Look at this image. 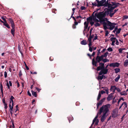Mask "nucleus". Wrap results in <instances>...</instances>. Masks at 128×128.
I'll return each mask as SVG.
<instances>
[{"label":"nucleus","mask_w":128,"mask_h":128,"mask_svg":"<svg viewBox=\"0 0 128 128\" xmlns=\"http://www.w3.org/2000/svg\"><path fill=\"white\" fill-rule=\"evenodd\" d=\"M101 96V93L99 92L98 93V97L97 100H99L100 99V97Z\"/></svg>","instance_id":"obj_29"},{"label":"nucleus","mask_w":128,"mask_h":128,"mask_svg":"<svg viewBox=\"0 0 128 128\" xmlns=\"http://www.w3.org/2000/svg\"><path fill=\"white\" fill-rule=\"evenodd\" d=\"M106 0H102L99 1V0H96V2L98 4V7L104 6V4Z\"/></svg>","instance_id":"obj_6"},{"label":"nucleus","mask_w":128,"mask_h":128,"mask_svg":"<svg viewBox=\"0 0 128 128\" xmlns=\"http://www.w3.org/2000/svg\"><path fill=\"white\" fill-rule=\"evenodd\" d=\"M86 8L85 7L83 6H82L80 7V9L82 10H84L86 9Z\"/></svg>","instance_id":"obj_52"},{"label":"nucleus","mask_w":128,"mask_h":128,"mask_svg":"<svg viewBox=\"0 0 128 128\" xmlns=\"http://www.w3.org/2000/svg\"><path fill=\"white\" fill-rule=\"evenodd\" d=\"M121 29V28H119L118 29V30L116 31V33L118 34H119L120 32Z\"/></svg>","instance_id":"obj_43"},{"label":"nucleus","mask_w":128,"mask_h":128,"mask_svg":"<svg viewBox=\"0 0 128 128\" xmlns=\"http://www.w3.org/2000/svg\"><path fill=\"white\" fill-rule=\"evenodd\" d=\"M92 5L93 6H97L98 7V4H97V3L96 2H92Z\"/></svg>","instance_id":"obj_36"},{"label":"nucleus","mask_w":128,"mask_h":128,"mask_svg":"<svg viewBox=\"0 0 128 128\" xmlns=\"http://www.w3.org/2000/svg\"><path fill=\"white\" fill-rule=\"evenodd\" d=\"M106 15V14L105 13V11L104 12H99L98 13H96L95 14V16L100 20H102L105 17Z\"/></svg>","instance_id":"obj_2"},{"label":"nucleus","mask_w":128,"mask_h":128,"mask_svg":"<svg viewBox=\"0 0 128 128\" xmlns=\"http://www.w3.org/2000/svg\"><path fill=\"white\" fill-rule=\"evenodd\" d=\"M108 26H110L108 28L110 30H113L115 27V26L116 25V23H112L110 21H108L107 23Z\"/></svg>","instance_id":"obj_4"},{"label":"nucleus","mask_w":128,"mask_h":128,"mask_svg":"<svg viewBox=\"0 0 128 128\" xmlns=\"http://www.w3.org/2000/svg\"><path fill=\"white\" fill-rule=\"evenodd\" d=\"M118 30V28L117 27H116L115 29L114 30H113V32L114 33H115V32Z\"/></svg>","instance_id":"obj_63"},{"label":"nucleus","mask_w":128,"mask_h":128,"mask_svg":"<svg viewBox=\"0 0 128 128\" xmlns=\"http://www.w3.org/2000/svg\"><path fill=\"white\" fill-rule=\"evenodd\" d=\"M118 110L117 108H116L113 110L112 113V117L113 118H115L118 116Z\"/></svg>","instance_id":"obj_5"},{"label":"nucleus","mask_w":128,"mask_h":128,"mask_svg":"<svg viewBox=\"0 0 128 128\" xmlns=\"http://www.w3.org/2000/svg\"><path fill=\"white\" fill-rule=\"evenodd\" d=\"M120 75H118L116 78H115L114 80L116 82H117L118 81V80L120 78Z\"/></svg>","instance_id":"obj_27"},{"label":"nucleus","mask_w":128,"mask_h":128,"mask_svg":"<svg viewBox=\"0 0 128 128\" xmlns=\"http://www.w3.org/2000/svg\"><path fill=\"white\" fill-rule=\"evenodd\" d=\"M28 94L30 96H32V95L31 94L30 92L28 90L27 92Z\"/></svg>","instance_id":"obj_62"},{"label":"nucleus","mask_w":128,"mask_h":128,"mask_svg":"<svg viewBox=\"0 0 128 128\" xmlns=\"http://www.w3.org/2000/svg\"><path fill=\"white\" fill-rule=\"evenodd\" d=\"M115 42V40H114L113 41L111 45L112 46H114V43Z\"/></svg>","instance_id":"obj_61"},{"label":"nucleus","mask_w":128,"mask_h":128,"mask_svg":"<svg viewBox=\"0 0 128 128\" xmlns=\"http://www.w3.org/2000/svg\"><path fill=\"white\" fill-rule=\"evenodd\" d=\"M123 18L125 19H127L128 18V16L126 15L124 16H123Z\"/></svg>","instance_id":"obj_64"},{"label":"nucleus","mask_w":128,"mask_h":128,"mask_svg":"<svg viewBox=\"0 0 128 128\" xmlns=\"http://www.w3.org/2000/svg\"><path fill=\"white\" fill-rule=\"evenodd\" d=\"M124 104V106H126V107H125V108H126L127 107V104L126 102H124L122 103V104L121 105V106H122Z\"/></svg>","instance_id":"obj_34"},{"label":"nucleus","mask_w":128,"mask_h":128,"mask_svg":"<svg viewBox=\"0 0 128 128\" xmlns=\"http://www.w3.org/2000/svg\"><path fill=\"white\" fill-rule=\"evenodd\" d=\"M106 99V98H104L102 99L97 104V107L98 108L100 105H102V103Z\"/></svg>","instance_id":"obj_12"},{"label":"nucleus","mask_w":128,"mask_h":128,"mask_svg":"<svg viewBox=\"0 0 128 128\" xmlns=\"http://www.w3.org/2000/svg\"><path fill=\"white\" fill-rule=\"evenodd\" d=\"M14 98L13 96H11L10 98V101L12 102H14L13 100V99Z\"/></svg>","instance_id":"obj_33"},{"label":"nucleus","mask_w":128,"mask_h":128,"mask_svg":"<svg viewBox=\"0 0 128 128\" xmlns=\"http://www.w3.org/2000/svg\"><path fill=\"white\" fill-rule=\"evenodd\" d=\"M18 104L16 106V110L15 111V112H16L17 111L19 110V108L18 107Z\"/></svg>","instance_id":"obj_39"},{"label":"nucleus","mask_w":128,"mask_h":128,"mask_svg":"<svg viewBox=\"0 0 128 128\" xmlns=\"http://www.w3.org/2000/svg\"><path fill=\"white\" fill-rule=\"evenodd\" d=\"M109 21L108 20V19L107 18H104L102 20H100V22L102 24H103V23L104 22H106H106V23H108V21Z\"/></svg>","instance_id":"obj_13"},{"label":"nucleus","mask_w":128,"mask_h":128,"mask_svg":"<svg viewBox=\"0 0 128 128\" xmlns=\"http://www.w3.org/2000/svg\"><path fill=\"white\" fill-rule=\"evenodd\" d=\"M89 47V50L91 52H92V48L91 47Z\"/></svg>","instance_id":"obj_54"},{"label":"nucleus","mask_w":128,"mask_h":128,"mask_svg":"<svg viewBox=\"0 0 128 128\" xmlns=\"http://www.w3.org/2000/svg\"><path fill=\"white\" fill-rule=\"evenodd\" d=\"M104 77H105V76L104 74L102 75V76H100V75H99L98 76L97 79L100 82V80L103 79Z\"/></svg>","instance_id":"obj_16"},{"label":"nucleus","mask_w":128,"mask_h":128,"mask_svg":"<svg viewBox=\"0 0 128 128\" xmlns=\"http://www.w3.org/2000/svg\"><path fill=\"white\" fill-rule=\"evenodd\" d=\"M108 52H106L104 54V56L105 58L106 57L108 54Z\"/></svg>","instance_id":"obj_48"},{"label":"nucleus","mask_w":128,"mask_h":128,"mask_svg":"<svg viewBox=\"0 0 128 128\" xmlns=\"http://www.w3.org/2000/svg\"><path fill=\"white\" fill-rule=\"evenodd\" d=\"M124 66L126 67L128 65V59L126 60L124 62Z\"/></svg>","instance_id":"obj_24"},{"label":"nucleus","mask_w":128,"mask_h":128,"mask_svg":"<svg viewBox=\"0 0 128 128\" xmlns=\"http://www.w3.org/2000/svg\"><path fill=\"white\" fill-rule=\"evenodd\" d=\"M80 44L82 45H86L87 44V43L86 40H83L81 42Z\"/></svg>","instance_id":"obj_23"},{"label":"nucleus","mask_w":128,"mask_h":128,"mask_svg":"<svg viewBox=\"0 0 128 128\" xmlns=\"http://www.w3.org/2000/svg\"><path fill=\"white\" fill-rule=\"evenodd\" d=\"M118 50L119 51V53L120 54H122L123 53L122 52V48H120L118 49Z\"/></svg>","instance_id":"obj_37"},{"label":"nucleus","mask_w":128,"mask_h":128,"mask_svg":"<svg viewBox=\"0 0 128 128\" xmlns=\"http://www.w3.org/2000/svg\"><path fill=\"white\" fill-rule=\"evenodd\" d=\"M9 20L11 24V27L15 26L14 21L11 18H9Z\"/></svg>","instance_id":"obj_15"},{"label":"nucleus","mask_w":128,"mask_h":128,"mask_svg":"<svg viewBox=\"0 0 128 128\" xmlns=\"http://www.w3.org/2000/svg\"><path fill=\"white\" fill-rule=\"evenodd\" d=\"M97 50L98 51V52L97 53V56H99L101 52H100V49H99L98 50Z\"/></svg>","instance_id":"obj_46"},{"label":"nucleus","mask_w":128,"mask_h":128,"mask_svg":"<svg viewBox=\"0 0 128 128\" xmlns=\"http://www.w3.org/2000/svg\"><path fill=\"white\" fill-rule=\"evenodd\" d=\"M115 98V97H114V98L113 99V100L112 101V104H114V103L116 102V100H114V99Z\"/></svg>","instance_id":"obj_45"},{"label":"nucleus","mask_w":128,"mask_h":128,"mask_svg":"<svg viewBox=\"0 0 128 128\" xmlns=\"http://www.w3.org/2000/svg\"><path fill=\"white\" fill-rule=\"evenodd\" d=\"M116 88V87L115 86H111L110 90H114V89H115V88Z\"/></svg>","instance_id":"obj_44"},{"label":"nucleus","mask_w":128,"mask_h":128,"mask_svg":"<svg viewBox=\"0 0 128 128\" xmlns=\"http://www.w3.org/2000/svg\"><path fill=\"white\" fill-rule=\"evenodd\" d=\"M110 104H108L104 105H103L100 108L98 112L100 115L103 112V114L101 118V121L103 122L105 119V116L106 113L109 111V108L110 106Z\"/></svg>","instance_id":"obj_1"},{"label":"nucleus","mask_w":128,"mask_h":128,"mask_svg":"<svg viewBox=\"0 0 128 128\" xmlns=\"http://www.w3.org/2000/svg\"><path fill=\"white\" fill-rule=\"evenodd\" d=\"M30 73L31 74H37V72H30Z\"/></svg>","instance_id":"obj_59"},{"label":"nucleus","mask_w":128,"mask_h":128,"mask_svg":"<svg viewBox=\"0 0 128 128\" xmlns=\"http://www.w3.org/2000/svg\"><path fill=\"white\" fill-rule=\"evenodd\" d=\"M7 74L6 72H4V76L6 78L7 77Z\"/></svg>","instance_id":"obj_60"},{"label":"nucleus","mask_w":128,"mask_h":128,"mask_svg":"<svg viewBox=\"0 0 128 128\" xmlns=\"http://www.w3.org/2000/svg\"><path fill=\"white\" fill-rule=\"evenodd\" d=\"M120 94L121 95L126 96L127 94V93L125 91H124L123 92H120Z\"/></svg>","instance_id":"obj_26"},{"label":"nucleus","mask_w":128,"mask_h":128,"mask_svg":"<svg viewBox=\"0 0 128 128\" xmlns=\"http://www.w3.org/2000/svg\"><path fill=\"white\" fill-rule=\"evenodd\" d=\"M113 96L112 94H110L107 97V99L108 101H110L112 99Z\"/></svg>","instance_id":"obj_18"},{"label":"nucleus","mask_w":128,"mask_h":128,"mask_svg":"<svg viewBox=\"0 0 128 128\" xmlns=\"http://www.w3.org/2000/svg\"><path fill=\"white\" fill-rule=\"evenodd\" d=\"M78 22L76 21L74 22V24H73L72 26V28L73 29H75L76 28V26L78 24Z\"/></svg>","instance_id":"obj_21"},{"label":"nucleus","mask_w":128,"mask_h":128,"mask_svg":"<svg viewBox=\"0 0 128 128\" xmlns=\"http://www.w3.org/2000/svg\"><path fill=\"white\" fill-rule=\"evenodd\" d=\"M102 70L104 73V74H107L108 72V69L105 68L104 67V68Z\"/></svg>","instance_id":"obj_19"},{"label":"nucleus","mask_w":128,"mask_h":128,"mask_svg":"<svg viewBox=\"0 0 128 128\" xmlns=\"http://www.w3.org/2000/svg\"><path fill=\"white\" fill-rule=\"evenodd\" d=\"M31 92L33 96H34L35 97H36L37 96V94L36 92H34L32 90Z\"/></svg>","instance_id":"obj_22"},{"label":"nucleus","mask_w":128,"mask_h":128,"mask_svg":"<svg viewBox=\"0 0 128 128\" xmlns=\"http://www.w3.org/2000/svg\"><path fill=\"white\" fill-rule=\"evenodd\" d=\"M115 89L118 92H121V90L119 88L116 87Z\"/></svg>","instance_id":"obj_53"},{"label":"nucleus","mask_w":128,"mask_h":128,"mask_svg":"<svg viewBox=\"0 0 128 128\" xmlns=\"http://www.w3.org/2000/svg\"><path fill=\"white\" fill-rule=\"evenodd\" d=\"M69 122H70V121L72 120H73V118L72 116H70V117H68Z\"/></svg>","instance_id":"obj_35"},{"label":"nucleus","mask_w":128,"mask_h":128,"mask_svg":"<svg viewBox=\"0 0 128 128\" xmlns=\"http://www.w3.org/2000/svg\"><path fill=\"white\" fill-rule=\"evenodd\" d=\"M96 16H92V18H91L90 17H89L88 18H87V20H92V19H93V20L95 22H100V20H98V19H97L96 17Z\"/></svg>","instance_id":"obj_10"},{"label":"nucleus","mask_w":128,"mask_h":128,"mask_svg":"<svg viewBox=\"0 0 128 128\" xmlns=\"http://www.w3.org/2000/svg\"><path fill=\"white\" fill-rule=\"evenodd\" d=\"M105 36H107L109 34L108 31L107 30H106Z\"/></svg>","instance_id":"obj_50"},{"label":"nucleus","mask_w":128,"mask_h":128,"mask_svg":"<svg viewBox=\"0 0 128 128\" xmlns=\"http://www.w3.org/2000/svg\"><path fill=\"white\" fill-rule=\"evenodd\" d=\"M7 28H10V26H9L8 24L7 23V22H6V23H4L3 24Z\"/></svg>","instance_id":"obj_28"},{"label":"nucleus","mask_w":128,"mask_h":128,"mask_svg":"<svg viewBox=\"0 0 128 128\" xmlns=\"http://www.w3.org/2000/svg\"><path fill=\"white\" fill-rule=\"evenodd\" d=\"M102 61L104 62V63L106 62H108L109 61V60L108 59H104L103 60H102Z\"/></svg>","instance_id":"obj_32"},{"label":"nucleus","mask_w":128,"mask_h":128,"mask_svg":"<svg viewBox=\"0 0 128 128\" xmlns=\"http://www.w3.org/2000/svg\"><path fill=\"white\" fill-rule=\"evenodd\" d=\"M113 10H112V8H106L104 10H105V13L106 14V15L108 16L109 14V12L111 13L113 12Z\"/></svg>","instance_id":"obj_8"},{"label":"nucleus","mask_w":128,"mask_h":128,"mask_svg":"<svg viewBox=\"0 0 128 128\" xmlns=\"http://www.w3.org/2000/svg\"><path fill=\"white\" fill-rule=\"evenodd\" d=\"M102 74H104V73L102 70H101V71H100L98 73V74L99 75H103Z\"/></svg>","instance_id":"obj_47"},{"label":"nucleus","mask_w":128,"mask_h":128,"mask_svg":"<svg viewBox=\"0 0 128 128\" xmlns=\"http://www.w3.org/2000/svg\"><path fill=\"white\" fill-rule=\"evenodd\" d=\"M4 104V108L6 110L8 108V106H7V104L6 103Z\"/></svg>","instance_id":"obj_55"},{"label":"nucleus","mask_w":128,"mask_h":128,"mask_svg":"<svg viewBox=\"0 0 128 128\" xmlns=\"http://www.w3.org/2000/svg\"><path fill=\"white\" fill-rule=\"evenodd\" d=\"M98 114H99V113L98 112L97 114V115H96V116L94 118L93 120V121H94V122H96V119L98 117Z\"/></svg>","instance_id":"obj_38"},{"label":"nucleus","mask_w":128,"mask_h":128,"mask_svg":"<svg viewBox=\"0 0 128 128\" xmlns=\"http://www.w3.org/2000/svg\"><path fill=\"white\" fill-rule=\"evenodd\" d=\"M94 26L96 27L98 26H100V24L98 23V22H97L96 23L94 24Z\"/></svg>","instance_id":"obj_40"},{"label":"nucleus","mask_w":128,"mask_h":128,"mask_svg":"<svg viewBox=\"0 0 128 128\" xmlns=\"http://www.w3.org/2000/svg\"><path fill=\"white\" fill-rule=\"evenodd\" d=\"M103 23V24H102L105 30L107 29H109L107 27V26H108V24L106 22H104Z\"/></svg>","instance_id":"obj_17"},{"label":"nucleus","mask_w":128,"mask_h":128,"mask_svg":"<svg viewBox=\"0 0 128 128\" xmlns=\"http://www.w3.org/2000/svg\"><path fill=\"white\" fill-rule=\"evenodd\" d=\"M114 12L113 13H110L109 15L111 17H112L113 15L114 14Z\"/></svg>","instance_id":"obj_49"},{"label":"nucleus","mask_w":128,"mask_h":128,"mask_svg":"<svg viewBox=\"0 0 128 128\" xmlns=\"http://www.w3.org/2000/svg\"><path fill=\"white\" fill-rule=\"evenodd\" d=\"M114 70L115 71V73H117L120 72V69L119 68H116L114 69Z\"/></svg>","instance_id":"obj_30"},{"label":"nucleus","mask_w":128,"mask_h":128,"mask_svg":"<svg viewBox=\"0 0 128 128\" xmlns=\"http://www.w3.org/2000/svg\"><path fill=\"white\" fill-rule=\"evenodd\" d=\"M110 0H107L106 2H105L104 4V6L105 7H108V8H110V6H111V4H110L109 2H110Z\"/></svg>","instance_id":"obj_11"},{"label":"nucleus","mask_w":128,"mask_h":128,"mask_svg":"<svg viewBox=\"0 0 128 128\" xmlns=\"http://www.w3.org/2000/svg\"><path fill=\"white\" fill-rule=\"evenodd\" d=\"M99 65L100 66L98 67L96 69V70L97 71H98L100 70H102L105 67L104 63H103L102 62L100 63Z\"/></svg>","instance_id":"obj_7"},{"label":"nucleus","mask_w":128,"mask_h":128,"mask_svg":"<svg viewBox=\"0 0 128 128\" xmlns=\"http://www.w3.org/2000/svg\"><path fill=\"white\" fill-rule=\"evenodd\" d=\"M22 75V71L21 70H20L19 72V76L20 77Z\"/></svg>","instance_id":"obj_56"},{"label":"nucleus","mask_w":128,"mask_h":128,"mask_svg":"<svg viewBox=\"0 0 128 128\" xmlns=\"http://www.w3.org/2000/svg\"><path fill=\"white\" fill-rule=\"evenodd\" d=\"M112 6V4H111V6H110V8H111L112 10H114L117 7V6Z\"/></svg>","instance_id":"obj_42"},{"label":"nucleus","mask_w":128,"mask_h":128,"mask_svg":"<svg viewBox=\"0 0 128 128\" xmlns=\"http://www.w3.org/2000/svg\"><path fill=\"white\" fill-rule=\"evenodd\" d=\"M15 26H14L11 27L12 28V29L11 30V33L14 36L15 34Z\"/></svg>","instance_id":"obj_14"},{"label":"nucleus","mask_w":128,"mask_h":128,"mask_svg":"<svg viewBox=\"0 0 128 128\" xmlns=\"http://www.w3.org/2000/svg\"><path fill=\"white\" fill-rule=\"evenodd\" d=\"M0 88L1 93L2 95L3 96V87L1 82L0 84Z\"/></svg>","instance_id":"obj_25"},{"label":"nucleus","mask_w":128,"mask_h":128,"mask_svg":"<svg viewBox=\"0 0 128 128\" xmlns=\"http://www.w3.org/2000/svg\"><path fill=\"white\" fill-rule=\"evenodd\" d=\"M6 86H7L8 89H10V87L8 83H6Z\"/></svg>","instance_id":"obj_57"},{"label":"nucleus","mask_w":128,"mask_h":128,"mask_svg":"<svg viewBox=\"0 0 128 128\" xmlns=\"http://www.w3.org/2000/svg\"><path fill=\"white\" fill-rule=\"evenodd\" d=\"M107 50L110 52H112L113 51L111 47H109L108 48Z\"/></svg>","instance_id":"obj_41"},{"label":"nucleus","mask_w":128,"mask_h":128,"mask_svg":"<svg viewBox=\"0 0 128 128\" xmlns=\"http://www.w3.org/2000/svg\"><path fill=\"white\" fill-rule=\"evenodd\" d=\"M36 90H37V91L38 92H39L40 91V90H41V89L37 87H36Z\"/></svg>","instance_id":"obj_58"},{"label":"nucleus","mask_w":128,"mask_h":128,"mask_svg":"<svg viewBox=\"0 0 128 128\" xmlns=\"http://www.w3.org/2000/svg\"><path fill=\"white\" fill-rule=\"evenodd\" d=\"M96 61L95 60L94 58L92 60V64L95 66H97V63H100V62L102 61L101 58L99 56H97L96 58Z\"/></svg>","instance_id":"obj_3"},{"label":"nucleus","mask_w":128,"mask_h":128,"mask_svg":"<svg viewBox=\"0 0 128 128\" xmlns=\"http://www.w3.org/2000/svg\"><path fill=\"white\" fill-rule=\"evenodd\" d=\"M1 19H2L4 21V23H3L4 24V23H6L7 22L5 18H4V17L3 16L1 17Z\"/></svg>","instance_id":"obj_31"},{"label":"nucleus","mask_w":128,"mask_h":128,"mask_svg":"<svg viewBox=\"0 0 128 128\" xmlns=\"http://www.w3.org/2000/svg\"><path fill=\"white\" fill-rule=\"evenodd\" d=\"M84 30H85L86 29H87L88 27V23L85 22L84 23Z\"/></svg>","instance_id":"obj_20"},{"label":"nucleus","mask_w":128,"mask_h":128,"mask_svg":"<svg viewBox=\"0 0 128 128\" xmlns=\"http://www.w3.org/2000/svg\"><path fill=\"white\" fill-rule=\"evenodd\" d=\"M120 65V64L117 62H114L110 64L109 66L110 67H112L113 68L115 67H118Z\"/></svg>","instance_id":"obj_9"},{"label":"nucleus","mask_w":128,"mask_h":128,"mask_svg":"<svg viewBox=\"0 0 128 128\" xmlns=\"http://www.w3.org/2000/svg\"><path fill=\"white\" fill-rule=\"evenodd\" d=\"M116 38H114V37H112L110 39V40L111 41H113V40H116Z\"/></svg>","instance_id":"obj_51"}]
</instances>
